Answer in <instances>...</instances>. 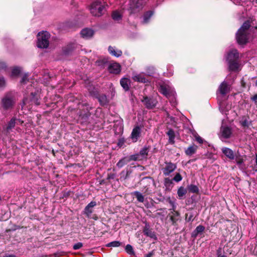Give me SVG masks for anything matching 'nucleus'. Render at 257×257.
<instances>
[{"mask_svg":"<svg viewBox=\"0 0 257 257\" xmlns=\"http://www.w3.org/2000/svg\"><path fill=\"white\" fill-rule=\"evenodd\" d=\"M15 93L13 92L7 93L2 100V103L5 109H9L14 106L15 103Z\"/></svg>","mask_w":257,"mask_h":257,"instance_id":"1","label":"nucleus"},{"mask_svg":"<svg viewBox=\"0 0 257 257\" xmlns=\"http://www.w3.org/2000/svg\"><path fill=\"white\" fill-rule=\"evenodd\" d=\"M50 34L47 32L39 33L37 36V46L40 48H46L49 44Z\"/></svg>","mask_w":257,"mask_h":257,"instance_id":"2","label":"nucleus"},{"mask_svg":"<svg viewBox=\"0 0 257 257\" xmlns=\"http://www.w3.org/2000/svg\"><path fill=\"white\" fill-rule=\"evenodd\" d=\"M145 4V0H130L128 11L130 14L139 12Z\"/></svg>","mask_w":257,"mask_h":257,"instance_id":"3","label":"nucleus"},{"mask_svg":"<svg viewBox=\"0 0 257 257\" xmlns=\"http://www.w3.org/2000/svg\"><path fill=\"white\" fill-rule=\"evenodd\" d=\"M105 7L99 1L93 2L90 6L91 14L95 17H100L104 14Z\"/></svg>","mask_w":257,"mask_h":257,"instance_id":"4","label":"nucleus"},{"mask_svg":"<svg viewBox=\"0 0 257 257\" xmlns=\"http://www.w3.org/2000/svg\"><path fill=\"white\" fill-rule=\"evenodd\" d=\"M89 93L91 96L98 99L101 105H104L108 103V100L106 95L105 94L100 95L96 89L94 88L92 90L89 89Z\"/></svg>","mask_w":257,"mask_h":257,"instance_id":"5","label":"nucleus"},{"mask_svg":"<svg viewBox=\"0 0 257 257\" xmlns=\"http://www.w3.org/2000/svg\"><path fill=\"white\" fill-rule=\"evenodd\" d=\"M177 168V166L175 164H174L171 162H165V166L162 169L163 173L164 175L168 176L171 173H172Z\"/></svg>","mask_w":257,"mask_h":257,"instance_id":"6","label":"nucleus"},{"mask_svg":"<svg viewBox=\"0 0 257 257\" xmlns=\"http://www.w3.org/2000/svg\"><path fill=\"white\" fill-rule=\"evenodd\" d=\"M232 134L231 129L228 126H221L219 134V138L221 140L228 139Z\"/></svg>","mask_w":257,"mask_h":257,"instance_id":"7","label":"nucleus"},{"mask_svg":"<svg viewBox=\"0 0 257 257\" xmlns=\"http://www.w3.org/2000/svg\"><path fill=\"white\" fill-rule=\"evenodd\" d=\"M248 32H241L238 31L236 33V40L239 44H245L248 41Z\"/></svg>","mask_w":257,"mask_h":257,"instance_id":"8","label":"nucleus"},{"mask_svg":"<svg viewBox=\"0 0 257 257\" xmlns=\"http://www.w3.org/2000/svg\"><path fill=\"white\" fill-rule=\"evenodd\" d=\"M142 101L146 105V107L149 109H151L154 107L157 103L156 99L147 96L144 97V99Z\"/></svg>","mask_w":257,"mask_h":257,"instance_id":"9","label":"nucleus"},{"mask_svg":"<svg viewBox=\"0 0 257 257\" xmlns=\"http://www.w3.org/2000/svg\"><path fill=\"white\" fill-rule=\"evenodd\" d=\"M218 91L220 93L224 95L230 91V85L226 82H222L219 85Z\"/></svg>","mask_w":257,"mask_h":257,"instance_id":"10","label":"nucleus"},{"mask_svg":"<svg viewBox=\"0 0 257 257\" xmlns=\"http://www.w3.org/2000/svg\"><path fill=\"white\" fill-rule=\"evenodd\" d=\"M143 232L145 235L150 237V238L157 239V237L155 234V232L150 229V225L148 223H145V226L144 227Z\"/></svg>","mask_w":257,"mask_h":257,"instance_id":"11","label":"nucleus"},{"mask_svg":"<svg viewBox=\"0 0 257 257\" xmlns=\"http://www.w3.org/2000/svg\"><path fill=\"white\" fill-rule=\"evenodd\" d=\"M141 133V128L139 126H135L132 132L131 138L133 142H136L140 137Z\"/></svg>","mask_w":257,"mask_h":257,"instance_id":"12","label":"nucleus"},{"mask_svg":"<svg viewBox=\"0 0 257 257\" xmlns=\"http://www.w3.org/2000/svg\"><path fill=\"white\" fill-rule=\"evenodd\" d=\"M239 58V53L235 50H232L227 54L226 60L228 62L237 61Z\"/></svg>","mask_w":257,"mask_h":257,"instance_id":"13","label":"nucleus"},{"mask_svg":"<svg viewBox=\"0 0 257 257\" xmlns=\"http://www.w3.org/2000/svg\"><path fill=\"white\" fill-rule=\"evenodd\" d=\"M120 65L117 63H113L108 66V70L110 73L117 74L120 72Z\"/></svg>","mask_w":257,"mask_h":257,"instance_id":"14","label":"nucleus"},{"mask_svg":"<svg viewBox=\"0 0 257 257\" xmlns=\"http://www.w3.org/2000/svg\"><path fill=\"white\" fill-rule=\"evenodd\" d=\"M81 37L85 39L91 38L94 35V31L90 29L85 28L81 30L80 32Z\"/></svg>","mask_w":257,"mask_h":257,"instance_id":"15","label":"nucleus"},{"mask_svg":"<svg viewBox=\"0 0 257 257\" xmlns=\"http://www.w3.org/2000/svg\"><path fill=\"white\" fill-rule=\"evenodd\" d=\"M132 78L134 81L139 82L146 83L149 82L148 79H147L146 77L144 76V75L142 73L134 75Z\"/></svg>","mask_w":257,"mask_h":257,"instance_id":"16","label":"nucleus"},{"mask_svg":"<svg viewBox=\"0 0 257 257\" xmlns=\"http://www.w3.org/2000/svg\"><path fill=\"white\" fill-rule=\"evenodd\" d=\"M120 83L125 91H128L130 89L131 85V80L127 78H123L121 79Z\"/></svg>","mask_w":257,"mask_h":257,"instance_id":"17","label":"nucleus"},{"mask_svg":"<svg viewBox=\"0 0 257 257\" xmlns=\"http://www.w3.org/2000/svg\"><path fill=\"white\" fill-rule=\"evenodd\" d=\"M222 153L229 159H234V154L232 150L228 148H224L222 149Z\"/></svg>","mask_w":257,"mask_h":257,"instance_id":"18","label":"nucleus"},{"mask_svg":"<svg viewBox=\"0 0 257 257\" xmlns=\"http://www.w3.org/2000/svg\"><path fill=\"white\" fill-rule=\"evenodd\" d=\"M96 205L95 201L90 202L85 208L84 212L89 217V216L92 213V208Z\"/></svg>","mask_w":257,"mask_h":257,"instance_id":"19","label":"nucleus"},{"mask_svg":"<svg viewBox=\"0 0 257 257\" xmlns=\"http://www.w3.org/2000/svg\"><path fill=\"white\" fill-rule=\"evenodd\" d=\"M109 53L112 56L119 57L122 55V51L120 50H115V48L112 46H109L108 48Z\"/></svg>","mask_w":257,"mask_h":257,"instance_id":"20","label":"nucleus"},{"mask_svg":"<svg viewBox=\"0 0 257 257\" xmlns=\"http://www.w3.org/2000/svg\"><path fill=\"white\" fill-rule=\"evenodd\" d=\"M197 149L198 147L197 146L191 145L185 150V153L186 155L191 156L196 153Z\"/></svg>","mask_w":257,"mask_h":257,"instance_id":"21","label":"nucleus"},{"mask_svg":"<svg viewBox=\"0 0 257 257\" xmlns=\"http://www.w3.org/2000/svg\"><path fill=\"white\" fill-rule=\"evenodd\" d=\"M205 230V227L202 225H199L196 227L195 230L192 233V237H196L197 235L202 233Z\"/></svg>","mask_w":257,"mask_h":257,"instance_id":"22","label":"nucleus"},{"mask_svg":"<svg viewBox=\"0 0 257 257\" xmlns=\"http://www.w3.org/2000/svg\"><path fill=\"white\" fill-rule=\"evenodd\" d=\"M164 185L166 191H171L174 186L173 180L169 178H165L164 179Z\"/></svg>","mask_w":257,"mask_h":257,"instance_id":"23","label":"nucleus"},{"mask_svg":"<svg viewBox=\"0 0 257 257\" xmlns=\"http://www.w3.org/2000/svg\"><path fill=\"white\" fill-rule=\"evenodd\" d=\"M229 70L231 71L236 70L238 67L239 64L237 61H233L228 62Z\"/></svg>","mask_w":257,"mask_h":257,"instance_id":"24","label":"nucleus"},{"mask_svg":"<svg viewBox=\"0 0 257 257\" xmlns=\"http://www.w3.org/2000/svg\"><path fill=\"white\" fill-rule=\"evenodd\" d=\"M250 24L249 21H246L243 23L241 28L238 31H239L240 33L241 32H248L247 31L250 28Z\"/></svg>","mask_w":257,"mask_h":257,"instance_id":"25","label":"nucleus"},{"mask_svg":"<svg viewBox=\"0 0 257 257\" xmlns=\"http://www.w3.org/2000/svg\"><path fill=\"white\" fill-rule=\"evenodd\" d=\"M167 135L169 137V142L171 144H174L175 141V133L172 129H169L167 133Z\"/></svg>","mask_w":257,"mask_h":257,"instance_id":"26","label":"nucleus"},{"mask_svg":"<svg viewBox=\"0 0 257 257\" xmlns=\"http://www.w3.org/2000/svg\"><path fill=\"white\" fill-rule=\"evenodd\" d=\"M17 119L15 117H13L10 121L9 122L8 125L7 126V131L9 132L10 130L14 128L15 125L17 123L16 122Z\"/></svg>","mask_w":257,"mask_h":257,"instance_id":"27","label":"nucleus"},{"mask_svg":"<svg viewBox=\"0 0 257 257\" xmlns=\"http://www.w3.org/2000/svg\"><path fill=\"white\" fill-rule=\"evenodd\" d=\"M150 147L145 146L143 149H142L140 151L139 155L141 156L143 158H146L148 156V154L149 151L150 150Z\"/></svg>","mask_w":257,"mask_h":257,"instance_id":"28","label":"nucleus"},{"mask_svg":"<svg viewBox=\"0 0 257 257\" xmlns=\"http://www.w3.org/2000/svg\"><path fill=\"white\" fill-rule=\"evenodd\" d=\"M240 123L243 127H248L251 124V122L249 121L246 117L243 116L240 120Z\"/></svg>","mask_w":257,"mask_h":257,"instance_id":"29","label":"nucleus"},{"mask_svg":"<svg viewBox=\"0 0 257 257\" xmlns=\"http://www.w3.org/2000/svg\"><path fill=\"white\" fill-rule=\"evenodd\" d=\"M160 92L166 96H168L169 94V90L167 87L164 85H161L159 88Z\"/></svg>","mask_w":257,"mask_h":257,"instance_id":"30","label":"nucleus"},{"mask_svg":"<svg viewBox=\"0 0 257 257\" xmlns=\"http://www.w3.org/2000/svg\"><path fill=\"white\" fill-rule=\"evenodd\" d=\"M180 216V213L178 211H175L172 213V215L171 216L170 219L173 224L175 223L178 220L177 217Z\"/></svg>","mask_w":257,"mask_h":257,"instance_id":"31","label":"nucleus"},{"mask_svg":"<svg viewBox=\"0 0 257 257\" xmlns=\"http://www.w3.org/2000/svg\"><path fill=\"white\" fill-rule=\"evenodd\" d=\"M187 193V190L183 187H180L177 191V194L179 198H182Z\"/></svg>","mask_w":257,"mask_h":257,"instance_id":"32","label":"nucleus"},{"mask_svg":"<svg viewBox=\"0 0 257 257\" xmlns=\"http://www.w3.org/2000/svg\"><path fill=\"white\" fill-rule=\"evenodd\" d=\"M121 17L122 16L120 13L117 11H114L112 14V18L114 21H119L121 20Z\"/></svg>","mask_w":257,"mask_h":257,"instance_id":"33","label":"nucleus"},{"mask_svg":"<svg viewBox=\"0 0 257 257\" xmlns=\"http://www.w3.org/2000/svg\"><path fill=\"white\" fill-rule=\"evenodd\" d=\"M134 194L139 202H143L144 201V196L140 192L135 191L134 192Z\"/></svg>","mask_w":257,"mask_h":257,"instance_id":"34","label":"nucleus"},{"mask_svg":"<svg viewBox=\"0 0 257 257\" xmlns=\"http://www.w3.org/2000/svg\"><path fill=\"white\" fill-rule=\"evenodd\" d=\"M153 15V11H149L147 12L144 16V23H147L150 19V18Z\"/></svg>","mask_w":257,"mask_h":257,"instance_id":"35","label":"nucleus"},{"mask_svg":"<svg viewBox=\"0 0 257 257\" xmlns=\"http://www.w3.org/2000/svg\"><path fill=\"white\" fill-rule=\"evenodd\" d=\"M235 161L237 165H238L240 168L243 169L245 168L244 160L242 158H236Z\"/></svg>","mask_w":257,"mask_h":257,"instance_id":"36","label":"nucleus"},{"mask_svg":"<svg viewBox=\"0 0 257 257\" xmlns=\"http://www.w3.org/2000/svg\"><path fill=\"white\" fill-rule=\"evenodd\" d=\"M121 245V242L119 241H113L107 243L106 245L107 247H118Z\"/></svg>","mask_w":257,"mask_h":257,"instance_id":"37","label":"nucleus"},{"mask_svg":"<svg viewBox=\"0 0 257 257\" xmlns=\"http://www.w3.org/2000/svg\"><path fill=\"white\" fill-rule=\"evenodd\" d=\"M189 191L192 193H197L199 191L198 188L195 185H190L188 186Z\"/></svg>","mask_w":257,"mask_h":257,"instance_id":"38","label":"nucleus"},{"mask_svg":"<svg viewBox=\"0 0 257 257\" xmlns=\"http://www.w3.org/2000/svg\"><path fill=\"white\" fill-rule=\"evenodd\" d=\"M128 160L126 161L125 158H123L120 160L116 164V166L120 168L124 166L126 163L128 162Z\"/></svg>","mask_w":257,"mask_h":257,"instance_id":"39","label":"nucleus"},{"mask_svg":"<svg viewBox=\"0 0 257 257\" xmlns=\"http://www.w3.org/2000/svg\"><path fill=\"white\" fill-rule=\"evenodd\" d=\"M126 252L129 254H134L135 252L133 248V246L130 244H127L125 247Z\"/></svg>","mask_w":257,"mask_h":257,"instance_id":"40","label":"nucleus"},{"mask_svg":"<svg viewBox=\"0 0 257 257\" xmlns=\"http://www.w3.org/2000/svg\"><path fill=\"white\" fill-rule=\"evenodd\" d=\"M21 69L20 67H16L13 68L12 72V75L13 76H18L21 72Z\"/></svg>","mask_w":257,"mask_h":257,"instance_id":"41","label":"nucleus"},{"mask_svg":"<svg viewBox=\"0 0 257 257\" xmlns=\"http://www.w3.org/2000/svg\"><path fill=\"white\" fill-rule=\"evenodd\" d=\"M6 86V81L3 76H0V89H3Z\"/></svg>","mask_w":257,"mask_h":257,"instance_id":"42","label":"nucleus"},{"mask_svg":"<svg viewBox=\"0 0 257 257\" xmlns=\"http://www.w3.org/2000/svg\"><path fill=\"white\" fill-rule=\"evenodd\" d=\"M31 96H32V98H31V102L32 103H35L36 105H39L40 104V102L38 100V99L36 97H35V94L33 93H31Z\"/></svg>","mask_w":257,"mask_h":257,"instance_id":"43","label":"nucleus"},{"mask_svg":"<svg viewBox=\"0 0 257 257\" xmlns=\"http://www.w3.org/2000/svg\"><path fill=\"white\" fill-rule=\"evenodd\" d=\"M140 156L139 154L131 155L130 156L128 161L140 160L141 159L140 158Z\"/></svg>","mask_w":257,"mask_h":257,"instance_id":"44","label":"nucleus"},{"mask_svg":"<svg viewBox=\"0 0 257 257\" xmlns=\"http://www.w3.org/2000/svg\"><path fill=\"white\" fill-rule=\"evenodd\" d=\"M96 63L98 66L102 67L107 63V61L106 59H103L97 60L96 62Z\"/></svg>","mask_w":257,"mask_h":257,"instance_id":"45","label":"nucleus"},{"mask_svg":"<svg viewBox=\"0 0 257 257\" xmlns=\"http://www.w3.org/2000/svg\"><path fill=\"white\" fill-rule=\"evenodd\" d=\"M182 179V177L181 175L179 173H177L176 174L175 177L172 179L173 181H174L176 182H179L181 181Z\"/></svg>","mask_w":257,"mask_h":257,"instance_id":"46","label":"nucleus"},{"mask_svg":"<svg viewBox=\"0 0 257 257\" xmlns=\"http://www.w3.org/2000/svg\"><path fill=\"white\" fill-rule=\"evenodd\" d=\"M28 81V75L27 74L24 75L20 81L21 84H25Z\"/></svg>","mask_w":257,"mask_h":257,"instance_id":"47","label":"nucleus"},{"mask_svg":"<svg viewBox=\"0 0 257 257\" xmlns=\"http://www.w3.org/2000/svg\"><path fill=\"white\" fill-rule=\"evenodd\" d=\"M82 246H83L82 243L78 242L73 245V248L75 250H77V249L80 248L81 247H82Z\"/></svg>","mask_w":257,"mask_h":257,"instance_id":"48","label":"nucleus"},{"mask_svg":"<svg viewBox=\"0 0 257 257\" xmlns=\"http://www.w3.org/2000/svg\"><path fill=\"white\" fill-rule=\"evenodd\" d=\"M75 48H76V45L75 44H70V45L68 46V47L67 48V50L66 51V52L68 53L70 51H71L73 49H75Z\"/></svg>","mask_w":257,"mask_h":257,"instance_id":"49","label":"nucleus"},{"mask_svg":"<svg viewBox=\"0 0 257 257\" xmlns=\"http://www.w3.org/2000/svg\"><path fill=\"white\" fill-rule=\"evenodd\" d=\"M185 220L188 221V222H190V221H191L193 220V215L191 213V214H190L188 216V214H186V215H185Z\"/></svg>","mask_w":257,"mask_h":257,"instance_id":"50","label":"nucleus"},{"mask_svg":"<svg viewBox=\"0 0 257 257\" xmlns=\"http://www.w3.org/2000/svg\"><path fill=\"white\" fill-rule=\"evenodd\" d=\"M169 203L172 205V209H170V210L171 211V213H172L173 212H175V211H176L175 210V208H176V206L174 204V203L173 201H172V200H169Z\"/></svg>","mask_w":257,"mask_h":257,"instance_id":"51","label":"nucleus"},{"mask_svg":"<svg viewBox=\"0 0 257 257\" xmlns=\"http://www.w3.org/2000/svg\"><path fill=\"white\" fill-rule=\"evenodd\" d=\"M195 140L199 144H202L203 142V140L198 135L195 136Z\"/></svg>","mask_w":257,"mask_h":257,"instance_id":"52","label":"nucleus"},{"mask_svg":"<svg viewBox=\"0 0 257 257\" xmlns=\"http://www.w3.org/2000/svg\"><path fill=\"white\" fill-rule=\"evenodd\" d=\"M6 68V65L4 62H0V71L5 70Z\"/></svg>","mask_w":257,"mask_h":257,"instance_id":"53","label":"nucleus"},{"mask_svg":"<svg viewBox=\"0 0 257 257\" xmlns=\"http://www.w3.org/2000/svg\"><path fill=\"white\" fill-rule=\"evenodd\" d=\"M221 249L219 248L217 250V257H226V255H224V254H222L221 253Z\"/></svg>","mask_w":257,"mask_h":257,"instance_id":"54","label":"nucleus"},{"mask_svg":"<svg viewBox=\"0 0 257 257\" xmlns=\"http://www.w3.org/2000/svg\"><path fill=\"white\" fill-rule=\"evenodd\" d=\"M251 100L253 101L255 104L257 103V94L253 95L251 97Z\"/></svg>","mask_w":257,"mask_h":257,"instance_id":"55","label":"nucleus"},{"mask_svg":"<svg viewBox=\"0 0 257 257\" xmlns=\"http://www.w3.org/2000/svg\"><path fill=\"white\" fill-rule=\"evenodd\" d=\"M151 70H152L151 72L147 71V75H148L151 76V75H152L154 74V69L153 67L151 68Z\"/></svg>","mask_w":257,"mask_h":257,"instance_id":"56","label":"nucleus"},{"mask_svg":"<svg viewBox=\"0 0 257 257\" xmlns=\"http://www.w3.org/2000/svg\"><path fill=\"white\" fill-rule=\"evenodd\" d=\"M154 254L153 251L150 252L146 255L145 257H152Z\"/></svg>","mask_w":257,"mask_h":257,"instance_id":"57","label":"nucleus"},{"mask_svg":"<svg viewBox=\"0 0 257 257\" xmlns=\"http://www.w3.org/2000/svg\"><path fill=\"white\" fill-rule=\"evenodd\" d=\"M16 122V123L20 124H22L23 123V121L21 120L20 119H17Z\"/></svg>","mask_w":257,"mask_h":257,"instance_id":"58","label":"nucleus"},{"mask_svg":"<svg viewBox=\"0 0 257 257\" xmlns=\"http://www.w3.org/2000/svg\"><path fill=\"white\" fill-rule=\"evenodd\" d=\"M28 103V98H24L23 99V104L26 105Z\"/></svg>","mask_w":257,"mask_h":257,"instance_id":"59","label":"nucleus"},{"mask_svg":"<svg viewBox=\"0 0 257 257\" xmlns=\"http://www.w3.org/2000/svg\"><path fill=\"white\" fill-rule=\"evenodd\" d=\"M108 179H114V174H109L108 175Z\"/></svg>","mask_w":257,"mask_h":257,"instance_id":"60","label":"nucleus"},{"mask_svg":"<svg viewBox=\"0 0 257 257\" xmlns=\"http://www.w3.org/2000/svg\"><path fill=\"white\" fill-rule=\"evenodd\" d=\"M4 257H15L14 254H6Z\"/></svg>","mask_w":257,"mask_h":257,"instance_id":"61","label":"nucleus"},{"mask_svg":"<svg viewBox=\"0 0 257 257\" xmlns=\"http://www.w3.org/2000/svg\"><path fill=\"white\" fill-rule=\"evenodd\" d=\"M255 163H256V165H257V154H256V156H255Z\"/></svg>","mask_w":257,"mask_h":257,"instance_id":"62","label":"nucleus"},{"mask_svg":"<svg viewBox=\"0 0 257 257\" xmlns=\"http://www.w3.org/2000/svg\"><path fill=\"white\" fill-rule=\"evenodd\" d=\"M151 68H152V67H151V68H148L147 70H149V72H151V71H152V70H151Z\"/></svg>","mask_w":257,"mask_h":257,"instance_id":"63","label":"nucleus"},{"mask_svg":"<svg viewBox=\"0 0 257 257\" xmlns=\"http://www.w3.org/2000/svg\"><path fill=\"white\" fill-rule=\"evenodd\" d=\"M255 85L257 86V80L255 81Z\"/></svg>","mask_w":257,"mask_h":257,"instance_id":"64","label":"nucleus"}]
</instances>
